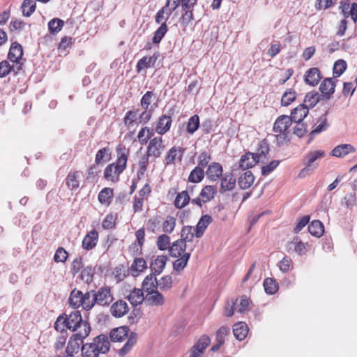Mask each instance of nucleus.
Masks as SVG:
<instances>
[{"instance_id": "1", "label": "nucleus", "mask_w": 357, "mask_h": 357, "mask_svg": "<svg viewBox=\"0 0 357 357\" xmlns=\"http://www.w3.org/2000/svg\"><path fill=\"white\" fill-rule=\"evenodd\" d=\"M116 159L114 162L107 165L104 169L103 177L108 181L116 183L120 180V175L127 168L129 157V150L124 146L119 145L116 149Z\"/></svg>"}, {"instance_id": "2", "label": "nucleus", "mask_w": 357, "mask_h": 357, "mask_svg": "<svg viewBox=\"0 0 357 357\" xmlns=\"http://www.w3.org/2000/svg\"><path fill=\"white\" fill-rule=\"evenodd\" d=\"M68 329L76 332L72 336L79 339L80 342L86 338L91 332V326L88 321H84L79 311H74L67 316Z\"/></svg>"}, {"instance_id": "3", "label": "nucleus", "mask_w": 357, "mask_h": 357, "mask_svg": "<svg viewBox=\"0 0 357 357\" xmlns=\"http://www.w3.org/2000/svg\"><path fill=\"white\" fill-rule=\"evenodd\" d=\"M128 327L121 326L112 329L109 333V337L112 342H122L128 337L126 343L118 351V354L121 357L125 356L137 343V333L131 332L128 334Z\"/></svg>"}, {"instance_id": "4", "label": "nucleus", "mask_w": 357, "mask_h": 357, "mask_svg": "<svg viewBox=\"0 0 357 357\" xmlns=\"http://www.w3.org/2000/svg\"><path fill=\"white\" fill-rule=\"evenodd\" d=\"M326 152L322 149L311 150L307 152L302 159V163L305 167L301 170L298 176L304 178L310 174L317 168V161L324 158Z\"/></svg>"}, {"instance_id": "5", "label": "nucleus", "mask_w": 357, "mask_h": 357, "mask_svg": "<svg viewBox=\"0 0 357 357\" xmlns=\"http://www.w3.org/2000/svg\"><path fill=\"white\" fill-rule=\"evenodd\" d=\"M170 2L172 11L178 7H181L183 11L180 18L182 25L187 26L194 20V8L197 4L198 0H170Z\"/></svg>"}, {"instance_id": "6", "label": "nucleus", "mask_w": 357, "mask_h": 357, "mask_svg": "<svg viewBox=\"0 0 357 357\" xmlns=\"http://www.w3.org/2000/svg\"><path fill=\"white\" fill-rule=\"evenodd\" d=\"M292 122L291 119L287 115H280L276 119L273 130L276 133L278 144H283L287 141V135Z\"/></svg>"}, {"instance_id": "7", "label": "nucleus", "mask_w": 357, "mask_h": 357, "mask_svg": "<svg viewBox=\"0 0 357 357\" xmlns=\"http://www.w3.org/2000/svg\"><path fill=\"white\" fill-rule=\"evenodd\" d=\"M69 304L74 309L82 307L83 310L87 311L93 307L90 292L87 291L83 294L80 290L76 289H74L70 294Z\"/></svg>"}, {"instance_id": "8", "label": "nucleus", "mask_w": 357, "mask_h": 357, "mask_svg": "<svg viewBox=\"0 0 357 357\" xmlns=\"http://www.w3.org/2000/svg\"><path fill=\"white\" fill-rule=\"evenodd\" d=\"M114 298L109 287H102L98 289L91 297L93 305L97 303L101 306H108L113 301Z\"/></svg>"}, {"instance_id": "9", "label": "nucleus", "mask_w": 357, "mask_h": 357, "mask_svg": "<svg viewBox=\"0 0 357 357\" xmlns=\"http://www.w3.org/2000/svg\"><path fill=\"white\" fill-rule=\"evenodd\" d=\"M185 151V149L182 146H174L171 147L165 155V165L169 166L181 163Z\"/></svg>"}, {"instance_id": "10", "label": "nucleus", "mask_w": 357, "mask_h": 357, "mask_svg": "<svg viewBox=\"0 0 357 357\" xmlns=\"http://www.w3.org/2000/svg\"><path fill=\"white\" fill-rule=\"evenodd\" d=\"M165 148L162 137L161 136L154 137L148 143L146 154L154 159L159 158Z\"/></svg>"}, {"instance_id": "11", "label": "nucleus", "mask_w": 357, "mask_h": 357, "mask_svg": "<svg viewBox=\"0 0 357 357\" xmlns=\"http://www.w3.org/2000/svg\"><path fill=\"white\" fill-rule=\"evenodd\" d=\"M211 343V338L207 335H202L189 350V357H202L206 347Z\"/></svg>"}, {"instance_id": "12", "label": "nucleus", "mask_w": 357, "mask_h": 357, "mask_svg": "<svg viewBox=\"0 0 357 357\" xmlns=\"http://www.w3.org/2000/svg\"><path fill=\"white\" fill-rule=\"evenodd\" d=\"M195 245L196 243L192 245H189L188 248L185 242L178 239L174 241L169 247V253L172 257H178L184 253L191 252L194 250Z\"/></svg>"}, {"instance_id": "13", "label": "nucleus", "mask_w": 357, "mask_h": 357, "mask_svg": "<svg viewBox=\"0 0 357 357\" xmlns=\"http://www.w3.org/2000/svg\"><path fill=\"white\" fill-rule=\"evenodd\" d=\"M23 56V50L20 44L17 42H14L11 44L8 58L13 62L16 63L17 70L22 69V63L21 62Z\"/></svg>"}, {"instance_id": "14", "label": "nucleus", "mask_w": 357, "mask_h": 357, "mask_svg": "<svg viewBox=\"0 0 357 357\" xmlns=\"http://www.w3.org/2000/svg\"><path fill=\"white\" fill-rule=\"evenodd\" d=\"M136 241L129 247V250L134 255H139L142 252V247L145 242V229L140 228L135 231Z\"/></svg>"}, {"instance_id": "15", "label": "nucleus", "mask_w": 357, "mask_h": 357, "mask_svg": "<svg viewBox=\"0 0 357 357\" xmlns=\"http://www.w3.org/2000/svg\"><path fill=\"white\" fill-rule=\"evenodd\" d=\"M165 299L164 296L157 289L148 291L145 295V303L152 307H159L165 304Z\"/></svg>"}, {"instance_id": "16", "label": "nucleus", "mask_w": 357, "mask_h": 357, "mask_svg": "<svg viewBox=\"0 0 357 357\" xmlns=\"http://www.w3.org/2000/svg\"><path fill=\"white\" fill-rule=\"evenodd\" d=\"M160 54L158 52H155L152 56H145L140 59L136 65V70L138 73L142 72L143 70L149 68H154Z\"/></svg>"}, {"instance_id": "17", "label": "nucleus", "mask_w": 357, "mask_h": 357, "mask_svg": "<svg viewBox=\"0 0 357 357\" xmlns=\"http://www.w3.org/2000/svg\"><path fill=\"white\" fill-rule=\"evenodd\" d=\"M99 233L96 229H91L84 237L82 242V247L84 250H91L98 244Z\"/></svg>"}, {"instance_id": "18", "label": "nucleus", "mask_w": 357, "mask_h": 357, "mask_svg": "<svg viewBox=\"0 0 357 357\" xmlns=\"http://www.w3.org/2000/svg\"><path fill=\"white\" fill-rule=\"evenodd\" d=\"M154 93L153 91H147L142 98L140 105L144 109L143 112L139 115L141 119L144 120V123H147L151 118V114L147 112L148 108L151 102V99Z\"/></svg>"}, {"instance_id": "19", "label": "nucleus", "mask_w": 357, "mask_h": 357, "mask_svg": "<svg viewBox=\"0 0 357 357\" xmlns=\"http://www.w3.org/2000/svg\"><path fill=\"white\" fill-rule=\"evenodd\" d=\"M172 123V119L171 116L162 114L159 117L156 123L155 127V132L160 135L166 134L170 130Z\"/></svg>"}, {"instance_id": "20", "label": "nucleus", "mask_w": 357, "mask_h": 357, "mask_svg": "<svg viewBox=\"0 0 357 357\" xmlns=\"http://www.w3.org/2000/svg\"><path fill=\"white\" fill-rule=\"evenodd\" d=\"M308 243L303 242L299 237L296 236L287 245L288 251L293 250L298 255H304L307 252Z\"/></svg>"}, {"instance_id": "21", "label": "nucleus", "mask_w": 357, "mask_h": 357, "mask_svg": "<svg viewBox=\"0 0 357 357\" xmlns=\"http://www.w3.org/2000/svg\"><path fill=\"white\" fill-rule=\"evenodd\" d=\"M223 168L219 162H213L208 166L206 175L208 180L215 181L222 176Z\"/></svg>"}, {"instance_id": "22", "label": "nucleus", "mask_w": 357, "mask_h": 357, "mask_svg": "<svg viewBox=\"0 0 357 357\" xmlns=\"http://www.w3.org/2000/svg\"><path fill=\"white\" fill-rule=\"evenodd\" d=\"M129 311V307L127 303L123 300H119L114 303L111 307L110 312L113 317L119 318L126 315Z\"/></svg>"}, {"instance_id": "23", "label": "nucleus", "mask_w": 357, "mask_h": 357, "mask_svg": "<svg viewBox=\"0 0 357 357\" xmlns=\"http://www.w3.org/2000/svg\"><path fill=\"white\" fill-rule=\"evenodd\" d=\"M93 343H95V347L99 354H106L110 349L109 338L107 335L103 334L94 337Z\"/></svg>"}, {"instance_id": "24", "label": "nucleus", "mask_w": 357, "mask_h": 357, "mask_svg": "<svg viewBox=\"0 0 357 357\" xmlns=\"http://www.w3.org/2000/svg\"><path fill=\"white\" fill-rule=\"evenodd\" d=\"M321 78L319 69L311 68L306 71L304 80L307 84L314 86L319 84Z\"/></svg>"}, {"instance_id": "25", "label": "nucleus", "mask_w": 357, "mask_h": 357, "mask_svg": "<svg viewBox=\"0 0 357 357\" xmlns=\"http://www.w3.org/2000/svg\"><path fill=\"white\" fill-rule=\"evenodd\" d=\"M309 113L308 107L305 104H301L292 109L289 117L294 123H299L307 116Z\"/></svg>"}, {"instance_id": "26", "label": "nucleus", "mask_w": 357, "mask_h": 357, "mask_svg": "<svg viewBox=\"0 0 357 357\" xmlns=\"http://www.w3.org/2000/svg\"><path fill=\"white\" fill-rule=\"evenodd\" d=\"M81 175L82 172L79 170L70 171L68 174L66 178V184L70 190H77L79 187V178Z\"/></svg>"}, {"instance_id": "27", "label": "nucleus", "mask_w": 357, "mask_h": 357, "mask_svg": "<svg viewBox=\"0 0 357 357\" xmlns=\"http://www.w3.org/2000/svg\"><path fill=\"white\" fill-rule=\"evenodd\" d=\"M335 82L333 79V78H326L321 83L319 86V90L322 95L328 99L335 92Z\"/></svg>"}, {"instance_id": "28", "label": "nucleus", "mask_w": 357, "mask_h": 357, "mask_svg": "<svg viewBox=\"0 0 357 357\" xmlns=\"http://www.w3.org/2000/svg\"><path fill=\"white\" fill-rule=\"evenodd\" d=\"M356 149L349 144H343L335 146L331 151V155L336 158H343L349 153H354Z\"/></svg>"}, {"instance_id": "29", "label": "nucleus", "mask_w": 357, "mask_h": 357, "mask_svg": "<svg viewBox=\"0 0 357 357\" xmlns=\"http://www.w3.org/2000/svg\"><path fill=\"white\" fill-rule=\"evenodd\" d=\"M168 258L166 255H158L156 258L151 263V270L154 275L160 274L164 270Z\"/></svg>"}, {"instance_id": "30", "label": "nucleus", "mask_w": 357, "mask_h": 357, "mask_svg": "<svg viewBox=\"0 0 357 357\" xmlns=\"http://www.w3.org/2000/svg\"><path fill=\"white\" fill-rule=\"evenodd\" d=\"M114 197V189L105 187L103 188L98 195V202L105 206H109L113 200Z\"/></svg>"}, {"instance_id": "31", "label": "nucleus", "mask_w": 357, "mask_h": 357, "mask_svg": "<svg viewBox=\"0 0 357 357\" xmlns=\"http://www.w3.org/2000/svg\"><path fill=\"white\" fill-rule=\"evenodd\" d=\"M258 162H260L257 160L255 153L248 152L241 156L239 162V166L243 169H248L253 167Z\"/></svg>"}, {"instance_id": "32", "label": "nucleus", "mask_w": 357, "mask_h": 357, "mask_svg": "<svg viewBox=\"0 0 357 357\" xmlns=\"http://www.w3.org/2000/svg\"><path fill=\"white\" fill-rule=\"evenodd\" d=\"M212 222V218L209 215H204L201 217L198 223L197 224L195 229V237L197 238H201L207 227Z\"/></svg>"}, {"instance_id": "33", "label": "nucleus", "mask_w": 357, "mask_h": 357, "mask_svg": "<svg viewBox=\"0 0 357 357\" xmlns=\"http://www.w3.org/2000/svg\"><path fill=\"white\" fill-rule=\"evenodd\" d=\"M147 268V264L143 257H136L130 266L131 274L136 277Z\"/></svg>"}, {"instance_id": "34", "label": "nucleus", "mask_w": 357, "mask_h": 357, "mask_svg": "<svg viewBox=\"0 0 357 357\" xmlns=\"http://www.w3.org/2000/svg\"><path fill=\"white\" fill-rule=\"evenodd\" d=\"M236 177L232 173H226L221 178V190L223 192L232 190L236 185Z\"/></svg>"}, {"instance_id": "35", "label": "nucleus", "mask_w": 357, "mask_h": 357, "mask_svg": "<svg viewBox=\"0 0 357 357\" xmlns=\"http://www.w3.org/2000/svg\"><path fill=\"white\" fill-rule=\"evenodd\" d=\"M254 181L255 176L250 171L245 172L238 179V185L243 190H246L250 188Z\"/></svg>"}, {"instance_id": "36", "label": "nucleus", "mask_w": 357, "mask_h": 357, "mask_svg": "<svg viewBox=\"0 0 357 357\" xmlns=\"http://www.w3.org/2000/svg\"><path fill=\"white\" fill-rule=\"evenodd\" d=\"M249 328L245 322H238L233 326V333L234 337L241 341L248 335Z\"/></svg>"}, {"instance_id": "37", "label": "nucleus", "mask_w": 357, "mask_h": 357, "mask_svg": "<svg viewBox=\"0 0 357 357\" xmlns=\"http://www.w3.org/2000/svg\"><path fill=\"white\" fill-rule=\"evenodd\" d=\"M217 192L218 189L216 186L207 185L202 189L199 196L202 197V201H204V203H207L214 199Z\"/></svg>"}, {"instance_id": "38", "label": "nucleus", "mask_w": 357, "mask_h": 357, "mask_svg": "<svg viewBox=\"0 0 357 357\" xmlns=\"http://www.w3.org/2000/svg\"><path fill=\"white\" fill-rule=\"evenodd\" d=\"M307 229L310 234L315 237L319 238L324 234V226L323 223L318 220H312Z\"/></svg>"}, {"instance_id": "39", "label": "nucleus", "mask_w": 357, "mask_h": 357, "mask_svg": "<svg viewBox=\"0 0 357 357\" xmlns=\"http://www.w3.org/2000/svg\"><path fill=\"white\" fill-rule=\"evenodd\" d=\"M268 152L269 145L268 142L264 139L259 143L257 152L255 155L260 162H264Z\"/></svg>"}, {"instance_id": "40", "label": "nucleus", "mask_w": 357, "mask_h": 357, "mask_svg": "<svg viewBox=\"0 0 357 357\" xmlns=\"http://www.w3.org/2000/svg\"><path fill=\"white\" fill-rule=\"evenodd\" d=\"M157 279L153 273L146 275L142 282V289L146 293L157 289Z\"/></svg>"}, {"instance_id": "41", "label": "nucleus", "mask_w": 357, "mask_h": 357, "mask_svg": "<svg viewBox=\"0 0 357 357\" xmlns=\"http://www.w3.org/2000/svg\"><path fill=\"white\" fill-rule=\"evenodd\" d=\"M171 15V13H167V17L165 19V21H164L160 26L158 27V29L154 32V35L152 39L153 43L154 44H158L162 40V38L165 36V35L167 33L168 31V27L167 25V20H168L169 17Z\"/></svg>"}, {"instance_id": "42", "label": "nucleus", "mask_w": 357, "mask_h": 357, "mask_svg": "<svg viewBox=\"0 0 357 357\" xmlns=\"http://www.w3.org/2000/svg\"><path fill=\"white\" fill-rule=\"evenodd\" d=\"M128 299L133 306H137L145 302V296L143 290L140 289H134L128 295Z\"/></svg>"}, {"instance_id": "43", "label": "nucleus", "mask_w": 357, "mask_h": 357, "mask_svg": "<svg viewBox=\"0 0 357 357\" xmlns=\"http://www.w3.org/2000/svg\"><path fill=\"white\" fill-rule=\"evenodd\" d=\"M190 201L188 192L186 190H183L178 192L174 199V205L178 209H181L186 206Z\"/></svg>"}, {"instance_id": "44", "label": "nucleus", "mask_w": 357, "mask_h": 357, "mask_svg": "<svg viewBox=\"0 0 357 357\" xmlns=\"http://www.w3.org/2000/svg\"><path fill=\"white\" fill-rule=\"evenodd\" d=\"M100 170L98 165L93 164L90 165L86 172V181L88 183H97L99 178Z\"/></svg>"}, {"instance_id": "45", "label": "nucleus", "mask_w": 357, "mask_h": 357, "mask_svg": "<svg viewBox=\"0 0 357 357\" xmlns=\"http://www.w3.org/2000/svg\"><path fill=\"white\" fill-rule=\"evenodd\" d=\"M250 303V299L245 296L237 298L234 303L235 310L239 313L244 314L248 310Z\"/></svg>"}, {"instance_id": "46", "label": "nucleus", "mask_w": 357, "mask_h": 357, "mask_svg": "<svg viewBox=\"0 0 357 357\" xmlns=\"http://www.w3.org/2000/svg\"><path fill=\"white\" fill-rule=\"evenodd\" d=\"M153 135V130L152 128L145 126L142 128L137 134V139L140 144L144 145L148 143L152 136Z\"/></svg>"}, {"instance_id": "47", "label": "nucleus", "mask_w": 357, "mask_h": 357, "mask_svg": "<svg viewBox=\"0 0 357 357\" xmlns=\"http://www.w3.org/2000/svg\"><path fill=\"white\" fill-rule=\"evenodd\" d=\"M139 109L129 110L126 112L124 118L123 123L128 129H130L137 122L138 119Z\"/></svg>"}, {"instance_id": "48", "label": "nucleus", "mask_w": 357, "mask_h": 357, "mask_svg": "<svg viewBox=\"0 0 357 357\" xmlns=\"http://www.w3.org/2000/svg\"><path fill=\"white\" fill-rule=\"evenodd\" d=\"M180 240L187 243H192L195 236V229L192 226H184L181 231Z\"/></svg>"}, {"instance_id": "49", "label": "nucleus", "mask_w": 357, "mask_h": 357, "mask_svg": "<svg viewBox=\"0 0 357 357\" xmlns=\"http://www.w3.org/2000/svg\"><path fill=\"white\" fill-rule=\"evenodd\" d=\"M79 339H74L73 336L70 338L66 348L65 357H73L75 353H77L79 349Z\"/></svg>"}, {"instance_id": "50", "label": "nucleus", "mask_w": 357, "mask_h": 357, "mask_svg": "<svg viewBox=\"0 0 357 357\" xmlns=\"http://www.w3.org/2000/svg\"><path fill=\"white\" fill-rule=\"evenodd\" d=\"M111 158V153L109 147H104L98 151L95 156V164L99 165L107 162Z\"/></svg>"}, {"instance_id": "51", "label": "nucleus", "mask_w": 357, "mask_h": 357, "mask_svg": "<svg viewBox=\"0 0 357 357\" xmlns=\"http://www.w3.org/2000/svg\"><path fill=\"white\" fill-rule=\"evenodd\" d=\"M65 22L60 18H53L48 22V30L50 34L54 35L59 33L63 27Z\"/></svg>"}, {"instance_id": "52", "label": "nucleus", "mask_w": 357, "mask_h": 357, "mask_svg": "<svg viewBox=\"0 0 357 357\" xmlns=\"http://www.w3.org/2000/svg\"><path fill=\"white\" fill-rule=\"evenodd\" d=\"M190 255V252H187L177 257L178 259L173 264L174 270L178 272L183 270L188 264Z\"/></svg>"}, {"instance_id": "53", "label": "nucleus", "mask_w": 357, "mask_h": 357, "mask_svg": "<svg viewBox=\"0 0 357 357\" xmlns=\"http://www.w3.org/2000/svg\"><path fill=\"white\" fill-rule=\"evenodd\" d=\"M264 287L266 294H274L278 291V283L272 278H267L264 281Z\"/></svg>"}, {"instance_id": "54", "label": "nucleus", "mask_w": 357, "mask_h": 357, "mask_svg": "<svg viewBox=\"0 0 357 357\" xmlns=\"http://www.w3.org/2000/svg\"><path fill=\"white\" fill-rule=\"evenodd\" d=\"M22 14L25 17H30L36 10V3L35 0H24L21 6Z\"/></svg>"}, {"instance_id": "55", "label": "nucleus", "mask_w": 357, "mask_h": 357, "mask_svg": "<svg viewBox=\"0 0 357 357\" xmlns=\"http://www.w3.org/2000/svg\"><path fill=\"white\" fill-rule=\"evenodd\" d=\"M204 178V169L196 166L190 173L188 180L190 183H197L201 182Z\"/></svg>"}, {"instance_id": "56", "label": "nucleus", "mask_w": 357, "mask_h": 357, "mask_svg": "<svg viewBox=\"0 0 357 357\" xmlns=\"http://www.w3.org/2000/svg\"><path fill=\"white\" fill-rule=\"evenodd\" d=\"M171 4L172 3L170 0H167L165 5L156 13L155 16V20L156 23L162 24L164 21H165V19L167 17V13H172V11L169 10L168 9Z\"/></svg>"}, {"instance_id": "57", "label": "nucleus", "mask_w": 357, "mask_h": 357, "mask_svg": "<svg viewBox=\"0 0 357 357\" xmlns=\"http://www.w3.org/2000/svg\"><path fill=\"white\" fill-rule=\"evenodd\" d=\"M99 353L96 350L95 343H86L82 347V357H98Z\"/></svg>"}, {"instance_id": "58", "label": "nucleus", "mask_w": 357, "mask_h": 357, "mask_svg": "<svg viewBox=\"0 0 357 357\" xmlns=\"http://www.w3.org/2000/svg\"><path fill=\"white\" fill-rule=\"evenodd\" d=\"M212 159L211 153L209 151H202L197 158V166L198 167L204 169L208 167L210 164V161Z\"/></svg>"}, {"instance_id": "59", "label": "nucleus", "mask_w": 357, "mask_h": 357, "mask_svg": "<svg viewBox=\"0 0 357 357\" xmlns=\"http://www.w3.org/2000/svg\"><path fill=\"white\" fill-rule=\"evenodd\" d=\"M173 285V279L171 275H165L162 277L158 281L157 280V286L162 291H167L169 290Z\"/></svg>"}, {"instance_id": "60", "label": "nucleus", "mask_w": 357, "mask_h": 357, "mask_svg": "<svg viewBox=\"0 0 357 357\" xmlns=\"http://www.w3.org/2000/svg\"><path fill=\"white\" fill-rule=\"evenodd\" d=\"M296 98V92L289 89L284 91L281 98V105L282 106H288L291 105Z\"/></svg>"}, {"instance_id": "61", "label": "nucleus", "mask_w": 357, "mask_h": 357, "mask_svg": "<svg viewBox=\"0 0 357 357\" xmlns=\"http://www.w3.org/2000/svg\"><path fill=\"white\" fill-rule=\"evenodd\" d=\"M320 96L319 94L316 91H312L310 93H307L304 99L305 105L308 107V109L310 107H314L317 102L319 101Z\"/></svg>"}, {"instance_id": "62", "label": "nucleus", "mask_w": 357, "mask_h": 357, "mask_svg": "<svg viewBox=\"0 0 357 357\" xmlns=\"http://www.w3.org/2000/svg\"><path fill=\"white\" fill-rule=\"evenodd\" d=\"M54 328L58 332L61 333L66 331V329H68V320L66 314L63 313L57 317L54 323Z\"/></svg>"}, {"instance_id": "63", "label": "nucleus", "mask_w": 357, "mask_h": 357, "mask_svg": "<svg viewBox=\"0 0 357 357\" xmlns=\"http://www.w3.org/2000/svg\"><path fill=\"white\" fill-rule=\"evenodd\" d=\"M199 127V117L197 114L191 116L187 123L186 131L189 134H193Z\"/></svg>"}, {"instance_id": "64", "label": "nucleus", "mask_w": 357, "mask_h": 357, "mask_svg": "<svg viewBox=\"0 0 357 357\" xmlns=\"http://www.w3.org/2000/svg\"><path fill=\"white\" fill-rule=\"evenodd\" d=\"M162 231L165 233L171 234L176 226V219L171 215H168L166 217V219L162 224Z\"/></svg>"}]
</instances>
